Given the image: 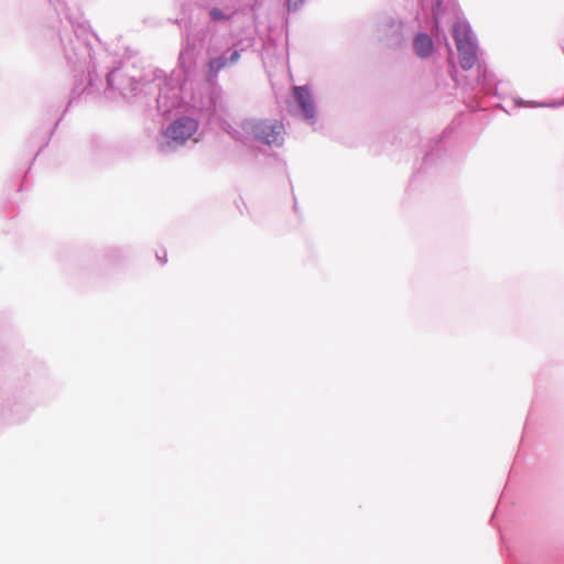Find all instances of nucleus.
<instances>
[{
	"label": "nucleus",
	"mask_w": 564,
	"mask_h": 564,
	"mask_svg": "<svg viewBox=\"0 0 564 564\" xmlns=\"http://www.w3.org/2000/svg\"><path fill=\"white\" fill-rule=\"evenodd\" d=\"M223 129L243 143L258 142L269 147H281L284 143L285 128L276 119L249 118L242 120L237 127L225 122Z\"/></svg>",
	"instance_id": "1"
},
{
	"label": "nucleus",
	"mask_w": 564,
	"mask_h": 564,
	"mask_svg": "<svg viewBox=\"0 0 564 564\" xmlns=\"http://www.w3.org/2000/svg\"><path fill=\"white\" fill-rule=\"evenodd\" d=\"M94 35L84 24L73 25V34L62 37L63 52L68 66L76 73L90 75L95 69L90 37Z\"/></svg>",
	"instance_id": "2"
},
{
	"label": "nucleus",
	"mask_w": 564,
	"mask_h": 564,
	"mask_svg": "<svg viewBox=\"0 0 564 564\" xmlns=\"http://www.w3.org/2000/svg\"><path fill=\"white\" fill-rule=\"evenodd\" d=\"M199 123L196 119L183 116L171 122L158 139L159 150L170 153L183 147L198 130Z\"/></svg>",
	"instance_id": "3"
},
{
	"label": "nucleus",
	"mask_w": 564,
	"mask_h": 564,
	"mask_svg": "<svg viewBox=\"0 0 564 564\" xmlns=\"http://www.w3.org/2000/svg\"><path fill=\"white\" fill-rule=\"evenodd\" d=\"M453 36L458 52V62L464 70L478 63V44L467 21H458L453 26Z\"/></svg>",
	"instance_id": "4"
},
{
	"label": "nucleus",
	"mask_w": 564,
	"mask_h": 564,
	"mask_svg": "<svg viewBox=\"0 0 564 564\" xmlns=\"http://www.w3.org/2000/svg\"><path fill=\"white\" fill-rule=\"evenodd\" d=\"M219 48L213 44L207 47V54L209 55L207 77L209 80L217 78L219 72L224 68L237 64L242 48L232 45L219 54H217Z\"/></svg>",
	"instance_id": "5"
},
{
	"label": "nucleus",
	"mask_w": 564,
	"mask_h": 564,
	"mask_svg": "<svg viewBox=\"0 0 564 564\" xmlns=\"http://www.w3.org/2000/svg\"><path fill=\"white\" fill-rule=\"evenodd\" d=\"M107 85L110 89L118 90L126 98L137 96L138 93L143 91L141 83L127 76L118 68L107 75Z\"/></svg>",
	"instance_id": "6"
},
{
	"label": "nucleus",
	"mask_w": 564,
	"mask_h": 564,
	"mask_svg": "<svg viewBox=\"0 0 564 564\" xmlns=\"http://www.w3.org/2000/svg\"><path fill=\"white\" fill-rule=\"evenodd\" d=\"M159 86V95L156 98L158 109L162 113H167L172 109L178 106L181 99V87L178 84L173 80H164L163 85L161 83Z\"/></svg>",
	"instance_id": "7"
},
{
	"label": "nucleus",
	"mask_w": 564,
	"mask_h": 564,
	"mask_svg": "<svg viewBox=\"0 0 564 564\" xmlns=\"http://www.w3.org/2000/svg\"><path fill=\"white\" fill-rule=\"evenodd\" d=\"M293 93L301 117L310 124H314L316 122V106L310 88L307 86H295Z\"/></svg>",
	"instance_id": "8"
},
{
	"label": "nucleus",
	"mask_w": 564,
	"mask_h": 564,
	"mask_svg": "<svg viewBox=\"0 0 564 564\" xmlns=\"http://www.w3.org/2000/svg\"><path fill=\"white\" fill-rule=\"evenodd\" d=\"M413 47L421 58L430 57L434 51V42L426 33H419L414 37Z\"/></svg>",
	"instance_id": "9"
},
{
	"label": "nucleus",
	"mask_w": 564,
	"mask_h": 564,
	"mask_svg": "<svg viewBox=\"0 0 564 564\" xmlns=\"http://www.w3.org/2000/svg\"><path fill=\"white\" fill-rule=\"evenodd\" d=\"M237 13L236 6L224 4L223 7H213L208 11L209 20L214 23L229 22Z\"/></svg>",
	"instance_id": "10"
},
{
	"label": "nucleus",
	"mask_w": 564,
	"mask_h": 564,
	"mask_svg": "<svg viewBox=\"0 0 564 564\" xmlns=\"http://www.w3.org/2000/svg\"><path fill=\"white\" fill-rule=\"evenodd\" d=\"M306 0H288L286 6L289 12H294L300 9L301 6L305 3Z\"/></svg>",
	"instance_id": "11"
},
{
	"label": "nucleus",
	"mask_w": 564,
	"mask_h": 564,
	"mask_svg": "<svg viewBox=\"0 0 564 564\" xmlns=\"http://www.w3.org/2000/svg\"><path fill=\"white\" fill-rule=\"evenodd\" d=\"M186 57H188V58L193 57V52L191 50H188V48H186L185 51L181 52V54H180V62L183 64Z\"/></svg>",
	"instance_id": "12"
},
{
	"label": "nucleus",
	"mask_w": 564,
	"mask_h": 564,
	"mask_svg": "<svg viewBox=\"0 0 564 564\" xmlns=\"http://www.w3.org/2000/svg\"><path fill=\"white\" fill-rule=\"evenodd\" d=\"M224 4H228V6H234V4H235V6H236V9L238 10V0H224V1L221 2V7H223Z\"/></svg>",
	"instance_id": "13"
},
{
	"label": "nucleus",
	"mask_w": 564,
	"mask_h": 564,
	"mask_svg": "<svg viewBox=\"0 0 564 564\" xmlns=\"http://www.w3.org/2000/svg\"><path fill=\"white\" fill-rule=\"evenodd\" d=\"M563 104H564V101H560V102H557V104L550 105V106H551V107H555V106H561V105H563ZM530 106H536V105H535V104H530ZM538 106H540V107H544V106H547V105H546V104H539Z\"/></svg>",
	"instance_id": "14"
},
{
	"label": "nucleus",
	"mask_w": 564,
	"mask_h": 564,
	"mask_svg": "<svg viewBox=\"0 0 564 564\" xmlns=\"http://www.w3.org/2000/svg\"><path fill=\"white\" fill-rule=\"evenodd\" d=\"M486 80V69H484V74L482 75H479L478 76V80L477 83L480 84V83H485Z\"/></svg>",
	"instance_id": "15"
},
{
	"label": "nucleus",
	"mask_w": 564,
	"mask_h": 564,
	"mask_svg": "<svg viewBox=\"0 0 564 564\" xmlns=\"http://www.w3.org/2000/svg\"><path fill=\"white\" fill-rule=\"evenodd\" d=\"M158 257V260L161 261V263H166L167 259H166V253H164V256H156Z\"/></svg>",
	"instance_id": "16"
},
{
	"label": "nucleus",
	"mask_w": 564,
	"mask_h": 564,
	"mask_svg": "<svg viewBox=\"0 0 564 564\" xmlns=\"http://www.w3.org/2000/svg\"><path fill=\"white\" fill-rule=\"evenodd\" d=\"M391 26H397L398 30L402 28L401 23H397L395 21H392Z\"/></svg>",
	"instance_id": "17"
},
{
	"label": "nucleus",
	"mask_w": 564,
	"mask_h": 564,
	"mask_svg": "<svg viewBox=\"0 0 564 564\" xmlns=\"http://www.w3.org/2000/svg\"><path fill=\"white\" fill-rule=\"evenodd\" d=\"M23 419H24V416H18V417L12 419L11 422H19Z\"/></svg>",
	"instance_id": "18"
},
{
	"label": "nucleus",
	"mask_w": 564,
	"mask_h": 564,
	"mask_svg": "<svg viewBox=\"0 0 564 564\" xmlns=\"http://www.w3.org/2000/svg\"><path fill=\"white\" fill-rule=\"evenodd\" d=\"M443 0H435V6L438 8L441 7Z\"/></svg>",
	"instance_id": "19"
},
{
	"label": "nucleus",
	"mask_w": 564,
	"mask_h": 564,
	"mask_svg": "<svg viewBox=\"0 0 564 564\" xmlns=\"http://www.w3.org/2000/svg\"><path fill=\"white\" fill-rule=\"evenodd\" d=\"M455 74H456V69H454V73L452 74V78H453L455 82H457Z\"/></svg>",
	"instance_id": "20"
},
{
	"label": "nucleus",
	"mask_w": 564,
	"mask_h": 564,
	"mask_svg": "<svg viewBox=\"0 0 564 564\" xmlns=\"http://www.w3.org/2000/svg\"><path fill=\"white\" fill-rule=\"evenodd\" d=\"M212 30H213V26H207L206 32L209 33V32H212Z\"/></svg>",
	"instance_id": "21"
},
{
	"label": "nucleus",
	"mask_w": 564,
	"mask_h": 564,
	"mask_svg": "<svg viewBox=\"0 0 564 564\" xmlns=\"http://www.w3.org/2000/svg\"><path fill=\"white\" fill-rule=\"evenodd\" d=\"M478 72L481 73L482 72V66L480 64H478Z\"/></svg>",
	"instance_id": "22"
}]
</instances>
